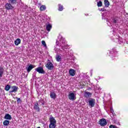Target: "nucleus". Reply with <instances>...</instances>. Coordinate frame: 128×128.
I'll use <instances>...</instances> for the list:
<instances>
[{
	"instance_id": "nucleus-28",
	"label": "nucleus",
	"mask_w": 128,
	"mask_h": 128,
	"mask_svg": "<svg viewBox=\"0 0 128 128\" xmlns=\"http://www.w3.org/2000/svg\"><path fill=\"white\" fill-rule=\"evenodd\" d=\"M4 126H8V124H10V120H5L3 122Z\"/></svg>"
},
{
	"instance_id": "nucleus-31",
	"label": "nucleus",
	"mask_w": 128,
	"mask_h": 128,
	"mask_svg": "<svg viewBox=\"0 0 128 128\" xmlns=\"http://www.w3.org/2000/svg\"><path fill=\"white\" fill-rule=\"evenodd\" d=\"M56 124H50L49 125V128H56Z\"/></svg>"
},
{
	"instance_id": "nucleus-1",
	"label": "nucleus",
	"mask_w": 128,
	"mask_h": 128,
	"mask_svg": "<svg viewBox=\"0 0 128 128\" xmlns=\"http://www.w3.org/2000/svg\"><path fill=\"white\" fill-rule=\"evenodd\" d=\"M68 46L66 44V40L62 36L59 35L56 40V46H54V50L56 54H64L68 56Z\"/></svg>"
},
{
	"instance_id": "nucleus-38",
	"label": "nucleus",
	"mask_w": 128,
	"mask_h": 128,
	"mask_svg": "<svg viewBox=\"0 0 128 128\" xmlns=\"http://www.w3.org/2000/svg\"><path fill=\"white\" fill-rule=\"evenodd\" d=\"M100 10V12H104L106 11V9L104 8H102Z\"/></svg>"
},
{
	"instance_id": "nucleus-9",
	"label": "nucleus",
	"mask_w": 128,
	"mask_h": 128,
	"mask_svg": "<svg viewBox=\"0 0 128 128\" xmlns=\"http://www.w3.org/2000/svg\"><path fill=\"white\" fill-rule=\"evenodd\" d=\"M34 108L38 112H40V106H38V102H36L34 104Z\"/></svg>"
},
{
	"instance_id": "nucleus-8",
	"label": "nucleus",
	"mask_w": 128,
	"mask_h": 128,
	"mask_svg": "<svg viewBox=\"0 0 128 128\" xmlns=\"http://www.w3.org/2000/svg\"><path fill=\"white\" fill-rule=\"evenodd\" d=\"M11 90L9 91V92L10 94H12V92H18V87L14 86H12V87H11Z\"/></svg>"
},
{
	"instance_id": "nucleus-30",
	"label": "nucleus",
	"mask_w": 128,
	"mask_h": 128,
	"mask_svg": "<svg viewBox=\"0 0 128 128\" xmlns=\"http://www.w3.org/2000/svg\"><path fill=\"white\" fill-rule=\"evenodd\" d=\"M9 2L11 4H14L16 3V0H9Z\"/></svg>"
},
{
	"instance_id": "nucleus-5",
	"label": "nucleus",
	"mask_w": 128,
	"mask_h": 128,
	"mask_svg": "<svg viewBox=\"0 0 128 128\" xmlns=\"http://www.w3.org/2000/svg\"><path fill=\"white\" fill-rule=\"evenodd\" d=\"M36 72H38V74H45L44 70V68L42 66H39L36 68H35Z\"/></svg>"
},
{
	"instance_id": "nucleus-10",
	"label": "nucleus",
	"mask_w": 128,
	"mask_h": 128,
	"mask_svg": "<svg viewBox=\"0 0 128 128\" xmlns=\"http://www.w3.org/2000/svg\"><path fill=\"white\" fill-rule=\"evenodd\" d=\"M5 8L6 10H12L14 7H12V4L10 3H6L5 4Z\"/></svg>"
},
{
	"instance_id": "nucleus-22",
	"label": "nucleus",
	"mask_w": 128,
	"mask_h": 128,
	"mask_svg": "<svg viewBox=\"0 0 128 128\" xmlns=\"http://www.w3.org/2000/svg\"><path fill=\"white\" fill-rule=\"evenodd\" d=\"M58 10L59 12H62L64 10V6L62 4H58Z\"/></svg>"
},
{
	"instance_id": "nucleus-14",
	"label": "nucleus",
	"mask_w": 128,
	"mask_h": 128,
	"mask_svg": "<svg viewBox=\"0 0 128 128\" xmlns=\"http://www.w3.org/2000/svg\"><path fill=\"white\" fill-rule=\"evenodd\" d=\"M69 74L71 76H74L76 75V70L74 69H70L69 70Z\"/></svg>"
},
{
	"instance_id": "nucleus-35",
	"label": "nucleus",
	"mask_w": 128,
	"mask_h": 128,
	"mask_svg": "<svg viewBox=\"0 0 128 128\" xmlns=\"http://www.w3.org/2000/svg\"><path fill=\"white\" fill-rule=\"evenodd\" d=\"M39 102L42 103V106H44V101L43 100H40Z\"/></svg>"
},
{
	"instance_id": "nucleus-25",
	"label": "nucleus",
	"mask_w": 128,
	"mask_h": 128,
	"mask_svg": "<svg viewBox=\"0 0 128 128\" xmlns=\"http://www.w3.org/2000/svg\"><path fill=\"white\" fill-rule=\"evenodd\" d=\"M10 84H7L4 88L5 90H6V92H8V90H10Z\"/></svg>"
},
{
	"instance_id": "nucleus-4",
	"label": "nucleus",
	"mask_w": 128,
	"mask_h": 128,
	"mask_svg": "<svg viewBox=\"0 0 128 128\" xmlns=\"http://www.w3.org/2000/svg\"><path fill=\"white\" fill-rule=\"evenodd\" d=\"M88 102L89 104V106H90V108H94V104H96V100L94 98H91L88 100Z\"/></svg>"
},
{
	"instance_id": "nucleus-29",
	"label": "nucleus",
	"mask_w": 128,
	"mask_h": 128,
	"mask_svg": "<svg viewBox=\"0 0 128 128\" xmlns=\"http://www.w3.org/2000/svg\"><path fill=\"white\" fill-rule=\"evenodd\" d=\"M114 42H120V37L118 36H117V38L114 37Z\"/></svg>"
},
{
	"instance_id": "nucleus-12",
	"label": "nucleus",
	"mask_w": 128,
	"mask_h": 128,
	"mask_svg": "<svg viewBox=\"0 0 128 128\" xmlns=\"http://www.w3.org/2000/svg\"><path fill=\"white\" fill-rule=\"evenodd\" d=\"M50 97L51 98H52V100H56V94L54 92H50Z\"/></svg>"
},
{
	"instance_id": "nucleus-23",
	"label": "nucleus",
	"mask_w": 128,
	"mask_h": 128,
	"mask_svg": "<svg viewBox=\"0 0 128 128\" xmlns=\"http://www.w3.org/2000/svg\"><path fill=\"white\" fill-rule=\"evenodd\" d=\"M104 4L106 8H108V6H110V2H108V0H105L104 1Z\"/></svg>"
},
{
	"instance_id": "nucleus-13",
	"label": "nucleus",
	"mask_w": 128,
	"mask_h": 128,
	"mask_svg": "<svg viewBox=\"0 0 128 128\" xmlns=\"http://www.w3.org/2000/svg\"><path fill=\"white\" fill-rule=\"evenodd\" d=\"M52 24H50V23L46 24V30L48 32H50V30H52Z\"/></svg>"
},
{
	"instance_id": "nucleus-43",
	"label": "nucleus",
	"mask_w": 128,
	"mask_h": 128,
	"mask_svg": "<svg viewBox=\"0 0 128 128\" xmlns=\"http://www.w3.org/2000/svg\"><path fill=\"white\" fill-rule=\"evenodd\" d=\"M40 128V127H38V128Z\"/></svg>"
},
{
	"instance_id": "nucleus-6",
	"label": "nucleus",
	"mask_w": 128,
	"mask_h": 128,
	"mask_svg": "<svg viewBox=\"0 0 128 128\" xmlns=\"http://www.w3.org/2000/svg\"><path fill=\"white\" fill-rule=\"evenodd\" d=\"M99 124L101 126H106V124H108V122L105 118H102L99 121Z\"/></svg>"
},
{
	"instance_id": "nucleus-32",
	"label": "nucleus",
	"mask_w": 128,
	"mask_h": 128,
	"mask_svg": "<svg viewBox=\"0 0 128 128\" xmlns=\"http://www.w3.org/2000/svg\"><path fill=\"white\" fill-rule=\"evenodd\" d=\"M97 6L98 8L100 6H102V1H99L98 2H97Z\"/></svg>"
},
{
	"instance_id": "nucleus-24",
	"label": "nucleus",
	"mask_w": 128,
	"mask_h": 128,
	"mask_svg": "<svg viewBox=\"0 0 128 128\" xmlns=\"http://www.w3.org/2000/svg\"><path fill=\"white\" fill-rule=\"evenodd\" d=\"M2 74H4V68L0 67V78H2Z\"/></svg>"
},
{
	"instance_id": "nucleus-27",
	"label": "nucleus",
	"mask_w": 128,
	"mask_h": 128,
	"mask_svg": "<svg viewBox=\"0 0 128 128\" xmlns=\"http://www.w3.org/2000/svg\"><path fill=\"white\" fill-rule=\"evenodd\" d=\"M46 10V7L44 5H42L40 7V10L42 11V10Z\"/></svg>"
},
{
	"instance_id": "nucleus-33",
	"label": "nucleus",
	"mask_w": 128,
	"mask_h": 128,
	"mask_svg": "<svg viewBox=\"0 0 128 128\" xmlns=\"http://www.w3.org/2000/svg\"><path fill=\"white\" fill-rule=\"evenodd\" d=\"M16 98L17 100V102L18 104H22V100L20 99V98H18V97H16Z\"/></svg>"
},
{
	"instance_id": "nucleus-3",
	"label": "nucleus",
	"mask_w": 128,
	"mask_h": 128,
	"mask_svg": "<svg viewBox=\"0 0 128 128\" xmlns=\"http://www.w3.org/2000/svg\"><path fill=\"white\" fill-rule=\"evenodd\" d=\"M46 66L49 70H53L54 68V64H52L49 60H48V62L46 64Z\"/></svg>"
},
{
	"instance_id": "nucleus-44",
	"label": "nucleus",
	"mask_w": 128,
	"mask_h": 128,
	"mask_svg": "<svg viewBox=\"0 0 128 128\" xmlns=\"http://www.w3.org/2000/svg\"><path fill=\"white\" fill-rule=\"evenodd\" d=\"M111 118H112V116H111Z\"/></svg>"
},
{
	"instance_id": "nucleus-16",
	"label": "nucleus",
	"mask_w": 128,
	"mask_h": 128,
	"mask_svg": "<svg viewBox=\"0 0 128 128\" xmlns=\"http://www.w3.org/2000/svg\"><path fill=\"white\" fill-rule=\"evenodd\" d=\"M34 65H32V64H30L28 68H26L27 70V72H30V70H32V68H34Z\"/></svg>"
},
{
	"instance_id": "nucleus-40",
	"label": "nucleus",
	"mask_w": 128,
	"mask_h": 128,
	"mask_svg": "<svg viewBox=\"0 0 128 128\" xmlns=\"http://www.w3.org/2000/svg\"><path fill=\"white\" fill-rule=\"evenodd\" d=\"M92 90V88L90 87H89L87 88V90Z\"/></svg>"
},
{
	"instance_id": "nucleus-21",
	"label": "nucleus",
	"mask_w": 128,
	"mask_h": 128,
	"mask_svg": "<svg viewBox=\"0 0 128 128\" xmlns=\"http://www.w3.org/2000/svg\"><path fill=\"white\" fill-rule=\"evenodd\" d=\"M20 38H17L15 41H14V44L16 46H18L20 44Z\"/></svg>"
},
{
	"instance_id": "nucleus-11",
	"label": "nucleus",
	"mask_w": 128,
	"mask_h": 128,
	"mask_svg": "<svg viewBox=\"0 0 128 128\" xmlns=\"http://www.w3.org/2000/svg\"><path fill=\"white\" fill-rule=\"evenodd\" d=\"M92 94L91 92H86V91H84V96L85 98H92Z\"/></svg>"
},
{
	"instance_id": "nucleus-42",
	"label": "nucleus",
	"mask_w": 128,
	"mask_h": 128,
	"mask_svg": "<svg viewBox=\"0 0 128 128\" xmlns=\"http://www.w3.org/2000/svg\"><path fill=\"white\" fill-rule=\"evenodd\" d=\"M116 122V120H114V122Z\"/></svg>"
},
{
	"instance_id": "nucleus-39",
	"label": "nucleus",
	"mask_w": 128,
	"mask_h": 128,
	"mask_svg": "<svg viewBox=\"0 0 128 128\" xmlns=\"http://www.w3.org/2000/svg\"><path fill=\"white\" fill-rule=\"evenodd\" d=\"M107 24L109 26H112V24H110V22H108V23H107Z\"/></svg>"
},
{
	"instance_id": "nucleus-26",
	"label": "nucleus",
	"mask_w": 128,
	"mask_h": 128,
	"mask_svg": "<svg viewBox=\"0 0 128 128\" xmlns=\"http://www.w3.org/2000/svg\"><path fill=\"white\" fill-rule=\"evenodd\" d=\"M110 112L112 114V116H116V113H114V108H112V107H111L110 108Z\"/></svg>"
},
{
	"instance_id": "nucleus-19",
	"label": "nucleus",
	"mask_w": 128,
	"mask_h": 128,
	"mask_svg": "<svg viewBox=\"0 0 128 128\" xmlns=\"http://www.w3.org/2000/svg\"><path fill=\"white\" fill-rule=\"evenodd\" d=\"M4 118H5V120H12V116L10 114H6L4 116Z\"/></svg>"
},
{
	"instance_id": "nucleus-7",
	"label": "nucleus",
	"mask_w": 128,
	"mask_h": 128,
	"mask_svg": "<svg viewBox=\"0 0 128 128\" xmlns=\"http://www.w3.org/2000/svg\"><path fill=\"white\" fill-rule=\"evenodd\" d=\"M68 98L70 100H75L76 98V96H74V92L69 94Z\"/></svg>"
},
{
	"instance_id": "nucleus-37",
	"label": "nucleus",
	"mask_w": 128,
	"mask_h": 128,
	"mask_svg": "<svg viewBox=\"0 0 128 128\" xmlns=\"http://www.w3.org/2000/svg\"><path fill=\"white\" fill-rule=\"evenodd\" d=\"M110 128H118V127L114 125H110Z\"/></svg>"
},
{
	"instance_id": "nucleus-34",
	"label": "nucleus",
	"mask_w": 128,
	"mask_h": 128,
	"mask_svg": "<svg viewBox=\"0 0 128 128\" xmlns=\"http://www.w3.org/2000/svg\"><path fill=\"white\" fill-rule=\"evenodd\" d=\"M42 44H43L44 48H47L46 46V42L44 40H42Z\"/></svg>"
},
{
	"instance_id": "nucleus-20",
	"label": "nucleus",
	"mask_w": 128,
	"mask_h": 128,
	"mask_svg": "<svg viewBox=\"0 0 128 128\" xmlns=\"http://www.w3.org/2000/svg\"><path fill=\"white\" fill-rule=\"evenodd\" d=\"M84 84L82 82H80L78 84V86L80 88H84Z\"/></svg>"
},
{
	"instance_id": "nucleus-41",
	"label": "nucleus",
	"mask_w": 128,
	"mask_h": 128,
	"mask_svg": "<svg viewBox=\"0 0 128 128\" xmlns=\"http://www.w3.org/2000/svg\"><path fill=\"white\" fill-rule=\"evenodd\" d=\"M115 34H116V32H114V36Z\"/></svg>"
},
{
	"instance_id": "nucleus-36",
	"label": "nucleus",
	"mask_w": 128,
	"mask_h": 128,
	"mask_svg": "<svg viewBox=\"0 0 128 128\" xmlns=\"http://www.w3.org/2000/svg\"><path fill=\"white\" fill-rule=\"evenodd\" d=\"M112 22L114 24H117L118 23V20L113 19Z\"/></svg>"
},
{
	"instance_id": "nucleus-18",
	"label": "nucleus",
	"mask_w": 128,
	"mask_h": 128,
	"mask_svg": "<svg viewBox=\"0 0 128 128\" xmlns=\"http://www.w3.org/2000/svg\"><path fill=\"white\" fill-rule=\"evenodd\" d=\"M102 20H105L106 22L108 20V18L106 16V14H102Z\"/></svg>"
},
{
	"instance_id": "nucleus-2",
	"label": "nucleus",
	"mask_w": 128,
	"mask_h": 128,
	"mask_svg": "<svg viewBox=\"0 0 128 128\" xmlns=\"http://www.w3.org/2000/svg\"><path fill=\"white\" fill-rule=\"evenodd\" d=\"M110 52V56L112 58H116V54H118V52L116 51V48H114L111 50L109 52Z\"/></svg>"
},
{
	"instance_id": "nucleus-15",
	"label": "nucleus",
	"mask_w": 128,
	"mask_h": 128,
	"mask_svg": "<svg viewBox=\"0 0 128 128\" xmlns=\"http://www.w3.org/2000/svg\"><path fill=\"white\" fill-rule=\"evenodd\" d=\"M50 124H56V120L52 116H51L50 118Z\"/></svg>"
},
{
	"instance_id": "nucleus-17",
	"label": "nucleus",
	"mask_w": 128,
	"mask_h": 128,
	"mask_svg": "<svg viewBox=\"0 0 128 128\" xmlns=\"http://www.w3.org/2000/svg\"><path fill=\"white\" fill-rule=\"evenodd\" d=\"M56 62H62V56L58 54H56Z\"/></svg>"
}]
</instances>
